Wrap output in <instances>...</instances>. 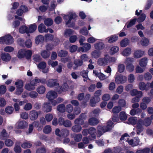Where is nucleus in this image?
Masks as SVG:
<instances>
[{
    "instance_id": "obj_43",
    "label": "nucleus",
    "mask_w": 153,
    "mask_h": 153,
    "mask_svg": "<svg viewBox=\"0 0 153 153\" xmlns=\"http://www.w3.org/2000/svg\"><path fill=\"white\" fill-rule=\"evenodd\" d=\"M19 31L20 33H28V28L25 26H23L21 27L19 29Z\"/></svg>"
},
{
    "instance_id": "obj_21",
    "label": "nucleus",
    "mask_w": 153,
    "mask_h": 153,
    "mask_svg": "<svg viewBox=\"0 0 153 153\" xmlns=\"http://www.w3.org/2000/svg\"><path fill=\"white\" fill-rule=\"evenodd\" d=\"M82 116L85 117V114H80L79 118L76 119L74 121L75 124H79V125H82L84 123L83 120L82 119Z\"/></svg>"
},
{
    "instance_id": "obj_64",
    "label": "nucleus",
    "mask_w": 153,
    "mask_h": 153,
    "mask_svg": "<svg viewBox=\"0 0 153 153\" xmlns=\"http://www.w3.org/2000/svg\"><path fill=\"white\" fill-rule=\"evenodd\" d=\"M46 152L45 148L43 147L38 149L36 152V153H45Z\"/></svg>"
},
{
    "instance_id": "obj_62",
    "label": "nucleus",
    "mask_w": 153,
    "mask_h": 153,
    "mask_svg": "<svg viewBox=\"0 0 153 153\" xmlns=\"http://www.w3.org/2000/svg\"><path fill=\"white\" fill-rule=\"evenodd\" d=\"M128 82L131 83L133 82L135 80L134 76L133 74H130L128 76Z\"/></svg>"
},
{
    "instance_id": "obj_13",
    "label": "nucleus",
    "mask_w": 153,
    "mask_h": 153,
    "mask_svg": "<svg viewBox=\"0 0 153 153\" xmlns=\"http://www.w3.org/2000/svg\"><path fill=\"white\" fill-rule=\"evenodd\" d=\"M38 113L35 110H32L29 113V117L31 120H34L37 119L38 116Z\"/></svg>"
},
{
    "instance_id": "obj_52",
    "label": "nucleus",
    "mask_w": 153,
    "mask_h": 153,
    "mask_svg": "<svg viewBox=\"0 0 153 153\" xmlns=\"http://www.w3.org/2000/svg\"><path fill=\"white\" fill-rule=\"evenodd\" d=\"M122 110V108L120 106L114 107L112 110L113 113L117 114L119 113Z\"/></svg>"
},
{
    "instance_id": "obj_56",
    "label": "nucleus",
    "mask_w": 153,
    "mask_h": 153,
    "mask_svg": "<svg viewBox=\"0 0 153 153\" xmlns=\"http://www.w3.org/2000/svg\"><path fill=\"white\" fill-rule=\"evenodd\" d=\"M137 134H139L140 133L143 131V128L142 125L138 123L137 124Z\"/></svg>"
},
{
    "instance_id": "obj_32",
    "label": "nucleus",
    "mask_w": 153,
    "mask_h": 153,
    "mask_svg": "<svg viewBox=\"0 0 153 153\" xmlns=\"http://www.w3.org/2000/svg\"><path fill=\"white\" fill-rule=\"evenodd\" d=\"M95 48L97 50H101L103 49L104 47V45L102 42L96 43L94 44Z\"/></svg>"
},
{
    "instance_id": "obj_2",
    "label": "nucleus",
    "mask_w": 153,
    "mask_h": 153,
    "mask_svg": "<svg viewBox=\"0 0 153 153\" xmlns=\"http://www.w3.org/2000/svg\"><path fill=\"white\" fill-rule=\"evenodd\" d=\"M134 62V59L133 58H127L125 60L124 63L126 65V70L129 72H131L134 70V66L131 63Z\"/></svg>"
},
{
    "instance_id": "obj_53",
    "label": "nucleus",
    "mask_w": 153,
    "mask_h": 153,
    "mask_svg": "<svg viewBox=\"0 0 153 153\" xmlns=\"http://www.w3.org/2000/svg\"><path fill=\"white\" fill-rule=\"evenodd\" d=\"M74 34V31L71 29H66L64 32V36L67 37H69L70 35Z\"/></svg>"
},
{
    "instance_id": "obj_19",
    "label": "nucleus",
    "mask_w": 153,
    "mask_h": 153,
    "mask_svg": "<svg viewBox=\"0 0 153 153\" xmlns=\"http://www.w3.org/2000/svg\"><path fill=\"white\" fill-rule=\"evenodd\" d=\"M20 142L17 141L16 142L14 148V150L15 153H20L22 149L20 146Z\"/></svg>"
},
{
    "instance_id": "obj_57",
    "label": "nucleus",
    "mask_w": 153,
    "mask_h": 153,
    "mask_svg": "<svg viewBox=\"0 0 153 153\" xmlns=\"http://www.w3.org/2000/svg\"><path fill=\"white\" fill-rule=\"evenodd\" d=\"M69 134V131L66 129H63L61 131V136H67Z\"/></svg>"
},
{
    "instance_id": "obj_5",
    "label": "nucleus",
    "mask_w": 153,
    "mask_h": 153,
    "mask_svg": "<svg viewBox=\"0 0 153 153\" xmlns=\"http://www.w3.org/2000/svg\"><path fill=\"white\" fill-rule=\"evenodd\" d=\"M127 80V77L121 75L117 76L115 79V81L117 84L125 83Z\"/></svg>"
},
{
    "instance_id": "obj_48",
    "label": "nucleus",
    "mask_w": 153,
    "mask_h": 153,
    "mask_svg": "<svg viewBox=\"0 0 153 153\" xmlns=\"http://www.w3.org/2000/svg\"><path fill=\"white\" fill-rule=\"evenodd\" d=\"M53 23V21L50 18H47L45 19L44 21L45 24L47 26L51 25Z\"/></svg>"
},
{
    "instance_id": "obj_59",
    "label": "nucleus",
    "mask_w": 153,
    "mask_h": 153,
    "mask_svg": "<svg viewBox=\"0 0 153 153\" xmlns=\"http://www.w3.org/2000/svg\"><path fill=\"white\" fill-rule=\"evenodd\" d=\"M151 74L149 72H147L144 74V78L145 80L149 81L152 78Z\"/></svg>"
},
{
    "instance_id": "obj_23",
    "label": "nucleus",
    "mask_w": 153,
    "mask_h": 153,
    "mask_svg": "<svg viewBox=\"0 0 153 153\" xmlns=\"http://www.w3.org/2000/svg\"><path fill=\"white\" fill-rule=\"evenodd\" d=\"M119 51V48L117 46H114L111 47L109 51L111 55H113L117 53Z\"/></svg>"
},
{
    "instance_id": "obj_49",
    "label": "nucleus",
    "mask_w": 153,
    "mask_h": 153,
    "mask_svg": "<svg viewBox=\"0 0 153 153\" xmlns=\"http://www.w3.org/2000/svg\"><path fill=\"white\" fill-rule=\"evenodd\" d=\"M61 90H59V91L61 93L62 91H67L68 89V86L67 83H64L61 87L59 88Z\"/></svg>"
},
{
    "instance_id": "obj_58",
    "label": "nucleus",
    "mask_w": 153,
    "mask_h": 153,
    "mask_svg": "<svg viewBox=\"0 0 153 153\" xmlns=\"http://www.w3.org/2000/svg\"><path fill=\"white\" fill-rule=\"evenodd\" d=\"M33 59L35 62H39L41 60V58L39 55L36 54L33 56Z\"/></svg>"
},
{
    "instance_id": "obj_9",
    "label": "nucleus",
    "mask_w": 153,
    "mask_h": 153,
    "mask_svg": "<svg viewBox=\"0 0 153 153\" xmlns=\"http://www.w3.org/2000/svg\"><path fill=\"white\" fill-rule=\"evenodd\" d=\"M57 97V94L55 91H49L46 95V97L49 100H54Z\"/></svg>"
},
{
    "instance_id": "obj_45",
    "label": "nucleus",
    "mask_w": 153,
    "mask_h": 153,
    "mask_svg": "<svg viewBox=\"0 0 153 153\" xmlns=\"http://www.w3.org/2000/svg\"><path fill=\"white\" fill-rule=\"evenodd\" d=\"M135 73L137 74H140L143 73L144 70L140 65H137L135 68Z\"/></svg>"
},
{
    "instance_id": "obj_36",
    "label": "nucleus",
    "mask_w": 153,
    "mask_h": 153,
    "mask_svg": "<svg viewBox=\"0 0 153 153\" xmlns=\"http://www.w3.org/2000/svg\"><path fill=\"white\" fill-rule=\"evenodd\" d=\"M51 131V128L49 125H47L45 126L43 130V132L46 134H48L50 133Z\"/></svg>"
},
{
    "instance_id": "obj_4",
    "label": "nucleus",
    "mask_w": 153,
    "mask_h": 153,
    "mask_svg": "<svg viewBox=\"0 0 153 153\" xmlns=\"http://www.w3.org/2000/svg\"><path fill=\"white\" fill-rule=\"evenodd\" d=\"M58 123L59 125H63L65 127H70L72 125L71 121L68 120H65L62 117L59 118Z\"/></svg>"
},
{
    "instance_id": "obj_20",
    "label": "nucleus",
    "mask_w": 153,
    "mask_h": 153,
    "mask_svg": "<svg viewBox=\"0 0 153 153\" xmlns=\"http://www.w3.org/2000/svg\"><path fill=\"white\" fill-rule=\"evenodd\" d=\"M131 52V49L128 47L125 48L121 53V54L123 56H128L130 55Z\"/></svg>"
},
{
    "instance_id": "obj_25",
    "label": "nucleus",
    "mask_w": 153,
    "mask_h": 153,
    "mask_svg": "<svg viewBox=\"0 0 153 153\" xmlns=\"http://www.w3.org/2000/svg\"><path fill=\"white\" fill-rule=\"evenodd\" d=\"M81 126L79 124H76L75 125L73 126L71 128V130L74 132L76 133L79 132L82 130Z\"/></svg>"
},
{
    "instance_id": "obj_27",
    "label": "nucleus",
    "mask_w": 153,
    "mask_h": 153,
    "mask_svg": "<svg viewBox=\"0 0 153 153\" xmlns=\"http://www.w3.org/2000/svg\"><path fill=\"white\" fill-rule=\"evenodd\" d=\"M9 137V135L6 132V130L4 129H3L2 131L1 132L0 134V138L1 140H4L6 138Z\"/></svg>"
},
{
    "instance_id": "obj_12",
    "label": "nucleus",
    "mask_w": 153,
    "mask_h": 153,
    "mask_svg": "<svg viewBox=\"0 0 153 153\" xmlns=\"http://www.w3.org/2000/svg\"><path fill=\"white\" fill-rule=\"evenodd\" d=\"M145 54V51L141 50L136 51L134 53V57L135 59H139Z\"/></svg>"
},
{
    "instance_id": "obj_41",
    "label": "nucleus",
    "mask_w": 153,
    "mask_h": 153,
    "mask_svg": "<svg viewBox=\"0 0 153 153\" xmlns=\"http://www.w3.org/2000/svg\"><path fill=\"white\" fill-rule=\"evenodd\" d=\"M44 37L41 35L38 36L36 38L35 42L37 44L42 43L44 40Z\"/></svg>"
},
{
    "instance_id": "obj_8",
    "label": "nucleus",
    "mask_w": 153,
    "mask_h": 153,
    "mask_svg": "<svg viewBox=\"0 0 153 153\" xmlns=\"http://www.w3.org/2000/svg\"><path fill=\"white\" fill-rule=\"evenodd\" d=\"M138 123L142 126L144 125L146 126H148L150 125L152 123V120L149 117L146 118L144 121L140 119L139 120Z\"/></svg>"
},
{
    "instance_id": "obj_34",
    "label": "nucleus",
    "mask_w": 153,
    "mask_h": 153,
    "mask_svg": "<svg viewBox=\"0 0 153 153\" xmlns=\"http://www.w3.org/2000/svg\"><path fill=\"white\" fill-rule=\"evenodd\" d=\"M46 90L45 87L43 85L39 86L36 89L37 91L40 94H44Z\"/></svg>"
},
{
    "instance_id": "obj_50",
    "label": "nucleus",
    "mask_w": 153,
    "mask_h": 153,
    "mask_svg": "<svg viewBox=\"0 0 153 153\" xmlns=\"http://www.w3.org/2000/svg\"><path fill=\"white\" fill-rule=\"evenodd\" d=\"M127 118V116L125 112L123 111H121L120 114V118L121 120H125Z\"/></svg>"
},
{
    "instance_id": "obj_35",
    "label": "nucleus",
    "mask_w": 153,
    "mask_h": 153,
    "mask_svg": "<svg viewBox=\"0 0 153 153\" xmlns=\"http://www.w3.org/2000/svg\"><path fill=\"white\" fill-rule=\"evenodd\" d=\"M21 147L24 149L29 148L32 146V144L30 142L26 141L21 145Z\"/></svg>"
},
{
    "instance_id": "obj_47",
    "label": "nucleus",
    "mask_w": 153,
    "mask_h": 153,
    "mask_svg": "<svg viewBox=\"0 0 153 153\" xmlns=\"http://www.w3.org/2000/svg\"><path fill=\"white\" fill-rule=\"evenodd\" d=\"M128 120L129 123L134 125L136 124L137 120L136 117H132L129 118Z\"/></svg>"
},
{
    "instance_id": "obj_11",
    "label": "nucleus",
    "mask_w": 153,
    "mask_h": 153,
    "mask_svg": "<svg viewBox=\"0 0 153 153\" xmlns=\"http://www.w3.org/2000/svg\"><path fill=\"white\" fill-rule=\"evenodd\" d=\"M142 10H140L139 12L138 10H136L135 12V15L137 16L140 15V16L138 19L137 21L139 22H143L146 18V15L145 14L142 13Z\"/></svg>"
},
{
    "instance_id": "obj_60",
    "label": "nucleus",
    "mask_w": 153,
    "mask_h": 153,
    "mask_svg": "<svg viewBox=\"0 0 153 153\" xmlns=\"http://www.w3.org/2000/svg\"><path fill=\"white\" fill-rule=\"evenodd\" d=\"M73 107L71 104H68L65 107V111L68 113H71L73 111Z\"/></svg>"
},
{
    "instance_id": "obj_15",
    "label": "nucleus",
    "mask_w": 153,
    "mask_h": 153,
    "mask_svg": "<svg viewBox=\"0 0 153 153\" xmlns=\"http://www.w3.org/2000/svg\"><path fill=\"white\" fill-rule=\"evenodd\" d=\"M148 60V59L146 57H144L140 59L139 62V65L142 68L146 67L147 65Z\"/></svg>"
},
{
    "instance_id": "obj_44",
    "label": "nucleus",
    "mask_w": 153,
    "mask_h": 153,
    "mask_svg": "<svg viewBox=\"0 0 153 153\" xmlns=\"http://www.w3.org/2000/svg\"><path fill=\"white\" fill-rule=\"evenodd\" d=\"M4 143L5 145L7 147H11L14 144L13 141L10 139H6L4 142Z\"/></svg>"
},
{
    "instance_id": "obj_6",
    "label": "nucleus",
    "mask_w": 153,
    "mask_h": 153,
    "mask_svg": "<svg viewBox=\"0 0 153 153\" xmlns=\"http://www.w3.org/2000/svg\"><path fill=\"white\" fill-rule=\"evenodd\" d=\"M46 83L48 86L50 87H53L54 86L59 85V83L57 79H50L48 80Z\"/></svg>"
},
{
    "instance_id": "obj_38",
    "label": "nucleus",
    "mask_w": 153,
    "mask_h": 153,
    "mask_svg": "<svg viewBox=\"0 0 153 153\" xmlns=\"http://www.w3.org/2000/svg\"><path fill=\"white\" fill-rule=\"evenodd\" d=\"M57 110L61 112H64L65 111V107L64 104H61L57 106Z\"/></svg>"
},
{
    "instance_id": "obj_14",
    "label": "nucleus",
    "mask_w": 153,
    "mask_h": 153,
    "mask_svg": "<svg viewBox=\"0 0 153 153\" xmlns=\"http://www.w3.org/2000/svg\"><path fill=\"white\" fill-rule=\"evenodd\" d=\"M88 133L91 135L90 136L92 138H90V140L94 139L96 138V135L95 134L96 133V129L93 127H91L88 129Z\"/></svg>"
},
{
    "instance_id": "obj_24",
    "label": "nucleus",
    "mask_w": 153,
    "mask_h": 153,
    "mask_svg": "<svg viewBox=\"0 0 153 153\" xmlns=\"http://www.w3.org/2000/svg\"><path fill=\"white\" fill-rule=\"evenodd\" d=\"M43 109L44 111L46 112H50L52 110L51 106L50 105L49 103H45L43 105Z\"/></svg>"
},
{
    "instance_id": "obj_37",
    "label": "nucleus",
    "mask_w": 153,
    "mask_h": 153,
    "mask_svg": "<svg viewBox=\"0 0 153 153\" xmlns=\"http://www.w3.org/2000/svg\"><path fill=\"white\" fill-rule=\"evenodd\" d=\"M41 54L43 58H47L50 56V52L48 51L44 50L41 52Z\"/></svg>"
},
{
    "instance_id": "obj_1",
    "label": "nucleus",
    "mask_w": 153,
    "mask_h": 153,
    "mask_svg": "<svg viewBox=\"0 0 153 153\" xmlns=\"http://www.w3.org/2000/svg\"><path fill=\"white\" fill-rule=\"evenodd\" d=\"M76 16L75 13H69L67 15H65L63 17L64 19H68V21L66 22V24L68 27H71L74 26V19L76 17Z\"/></svg>"
},
{
    "instance_id": "obj_16",
    "label": "nucleus",
    "mask_w": 153,
    "mask_h": 153,
    "mask_svg": "<svg viewBox=\"0 0 153 153\" xmlns=\"http://www.w3.org/2000/svg\"><path fill=\"white\" fill-rule=\"evenodd\" d=\"M35 85L32 81L30 83L26 84L25 86V88L27 90L30 91L33 90L35 88Z\"/></svg>"
},
{
    "instance_id": "obj_7",
    "label": "nucleus",
    "mask_w": 153,
    "mask_h": 153,
    "mask_svg": "<svg viewBox=\"0 0 153 153\" xmlns=\"http://www.w3.org/2000/svg\"><path fill=\"white\" fill-rule=\"evenodd\" d=\"M91 45L88 43H86L83 44L82 47H80L78 49V51L85 52L89 51L91 48Z\"/></svg>"
},
{
    "instance_id": "obj_42",
    "label": "nucleus",
    "mask_w": 153,
    "mask_h": 153,
    "mask_svg": "<svg viewBox=\"0 0 153 153\" xmlns=\"http://www.w3.org/2000/svg\"><path fill=\"white\" fill-rule=\"evenodd\" d=\"M82 135L81 134H76L74 136V139L75 141L79 142L82 140Z\"/></svg>"
},
{
    "instance_id": "obj_39",
    "label": "nucleus",
    "mask_w": 153,
    "mask_h": 153,
    "mask_svg": "<svg viewBox=\"0 0 153 153\" xmlns=\"http://www.w3.org/2000/svg\"><path fill=\"white\" fill-rule=\"evenodd\" d=\"M88 70H83L80 72V74L83 78H85L86 79L90 80L88 76Z\"/></svg>"
},
{
    "instance_id": "obj_33",
    "label": "nucleus",
    "mask_w": 153,
    "mask_h": 153,
    "mask_svg": "<svg viewBox=\"0 0 153 153\" xmlns=\"http://www.w3.org/2000/svg\"><path fill=\"white\" fill-rule=\"evenodd\" d=\"M129 41L127 38H125L122 40L120 42V45L122 47H124L127 46L129 44Z\"/></svg>"
},
{
    "instance_id": "obj_17",
    "label": "nucleus",
    "mask_w": 153,
    "mask_h": 153,
    "mask_svg": "<svg viewBox=\"0 0 153 153\" xmlns=\"http://www.w3.org/2000/svg\"><path fill=\"white\" fill-rule=\"evenodd\" d=\"M74 66L73 69L75 70H77L78 68L82 66L83 65V62L80 59H76L74 62Z\"/></svg>"
},
{
    "instance_id": "obj_40",
    "label": "nucleus",
    "mask_w": 153,
    "mask_h": 153,
    "mask_svg": "<svg viewBox=\"0 0 153 153\" xmlns=\"http://www.w3.org/2000/svg\"><path fill=\"white\" fill-rule=\"evenodd\" d=\"M113 123L111 121H109L107 122L106 126V132L111 130L113 126Z\"/></svg>"
},
{
    "instance_id": "obj_22",
    "label": "nucleus",
    "mask_w": 153,
    "mask_h": 153,
    "mask_svg": "<svg viewBox=\"0 0 153 153\" xmlns=\"http://www.w3.org/2000/svg\"><path fill=\"white\" fill-rule=\"evenodd\" d=\"M99 123V120L96 118L91 117L88 120V123L91 126H95Z\"/></svg>"
},
{
    "instance_id": "obj_29",
    "label": "nucleus",
    "mask_w": 153,
    "mask_h": 153,
    "mask_svg": "<svg viewBox=\"0 0 153 153\" xmlns=\"http://www.w3.org/2000/svg\"><path fill=\"white\" fill-rule=\"evenodd\" d=\"M147 85L143 82H141L139 84V88L141 90H148L149 89V87H147Z\"/></svg>"
},
{
    "instance_id": "obj_26",
    "label": "nucleus",
    "mask_w": 153,
    "mask_h": 153,
    "mask_svg": "<svg viewBox=\"0 0 153 153\" xmlns=\"http://www.w3.org/2000/svg\"><path fill=\"white\" fill-rule=\"evenodd\" d=\"M118 36L115 35H113L108 37V42L109 43H113L116 42L118 39Z\"/></svg>"
},
{
    "instance_id": "obj_61",
    "label": "nucleus",
    "mask_w": 153,
    "mask_h": 153,
    "mask_svg": "<svg viewBox=\"0 0 153 153\" xmlns=\"http://www.w3.org/2000/svg\"><path fill=\"white\" fill-rule=\"evenodd\" d=\"M115 60L116 59L114 57L106 56V62H115Z\"/></svg>"
},
{
    "instance_id": "obj_28",
    "label": "nucleus",
    "mask_w": 153,
    "mask_h": 153,
    "mask_svg": "<svg viewBox=\"0 0 153 153\" xmlns=\"http://www.w3.org/2000/svg\"><path fill=\"white\" fill-rule=\"evenodd\" d=\"M38 30L39 32L41 33L43 32L47 33L48 32V30L46 29L45 26L43 24H41L39 25Z\"/></svg>"
},
{
    "instance_id": "obj_31",
    "label": "nucleus",
    "mask_w": 153,
    "mask_h": 153,
    "mask_svg": "<svg viewBox=\"0 0 153 153\" xmlns=\"http://www.w3.org/2000/svg\"><path fill=\"white\" fill-rule=\"evenodd\" d=\"M27 123L25 121H21L17 123V128L19 129H22L25 127Z\"/></svg>"
},
{
    "instance_id": "obj_54",
    "label": "nucleus",
    "mask_w": 153,
    "mask_h": 153,
    "mask_svg": "<svg viewBox=\"0 0 153 153\" xmlns=\"http://www.w3.org/2000/svg\"><path fill=\"white\" fill-rule=\"evenodd\" d=\"M68 52L65 50H62L58 53V55L61 57H65L67 56Z\"/></svg>"
},
{
    "instance_id": "obj_51",
    "label": "nucleus",
    "mask_w": 153,
    "mask_h": 153,
    "mask_svg": "<svg viewBox=\"0 0 153 153\" xmlns=\"http://www.w3.org/2000/svg\"><path fill=\"white\" fill-rule=\"evenodd\" d=\"M36 27L37 26L35 24L31 25L29 26V28H28V33L33 32L36 30Z\"/></svg>"
},
{
    "instance_id": "obj_46",
    "label": "nucleus",
    "mask_w": 153,
    "mask_h": 153,
    "mask_svg": "<svg viewBox=\"0 0 153 153\" xmlns=\"http://www.w3.org/2000/svg\"><path fill=\"white\" fill-rule=\"evenodd\" d=\"M25 50L21 49L18 52V57L19 58H22L25 56Z\"/></svg>"
},
{
    "instance_id": "obj_63",
    "label": "nucleus",
    "mask_w": 153,
    "mask_h": 153,
    "mask_svg": "<svg viewBox=\"0 0 153 153\" xmlns=\"http://www.w3.org/2000/svg\"><path fill=\"white\" fill-rule=\"evenodd\" d=\"M92 56L95 58H98L100 55V52L96 50L93 51L91 53Z\"/></svg>"
},
{
    "instance_id": "obj_18",
    "label": "nucleus",
    "mask_w": 153,
    "mask_h": 153,
    "mask_svg": "<svg viewBox=\"0 0 153 153\" xmlns=\"http://www.w3.org/2000/svg\"><path fill=\"white\" fill-rule=\"evenodd\" d=\"M1 57L2 60L5 62L9 61L11 59L10 56L7 53H2L1 55Z\"/></svg>"
},
{
    "instance_id": "obj_30",
    "label": "nucleus",
    "mask_w": 153,
    "mask_h": 153,
    "mask_svg": "<svg viewBox=\"0 0 153 153\" xmlns=\"http://www.w3.org/2000/svg\"><path fill=\"white\" fill-rule=\"evenodd\" d=\"M140 43L142 46L146 47L149 45V40L148 39L144 37L141 40Z\"/></svg>"
},
{
    "instance_id": "obj_3",
    "label": "nucleus",
    "mask_w": 153,
    "mask_h": 153,
    "mask_svg": "<svg viewBox=\"0 0 153 153\" xmlns=\"http://www.w3.org/2000/svg\"><path fill=\"white\" fill-rule=\"evenodd\" d=\"M13 42L12 37L10 35H5L0 38V42L7 45H10Z\"/></svg>"
},
{
    "instance_id": "obj_10",
    "label": "nucleus",
    "mask_w": 153,
    "mask_h": 153,
    "mask_svg": "<svg viewBox=\"0 0 153 153\" xmlns=\"http://www.w3.org/2000/svg\"><path fill=\"white\" fill-rule=\"evenodd\" d=\"M28 11V8L25 5H21L20 8L16 12V14L19 16H22L24 12H25Z\"/></svg>"
},
{
    "instance_id": "obj_55",
    "label": "nucleus",
    "mask_w": 153,
    "mask_h": 153,
    "mask_svg": "<svg viewBox=\"0 0 153 153\" xmlns=\"http://www.w3.org/2000/svg\"><path fill=\"white\" fill-rule=\"evenodd\" d=\"M15 85L17 88H22L23 86V82L21 80H18L15 82Z\"/></svg>"
}]
</instances>
